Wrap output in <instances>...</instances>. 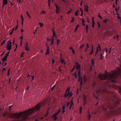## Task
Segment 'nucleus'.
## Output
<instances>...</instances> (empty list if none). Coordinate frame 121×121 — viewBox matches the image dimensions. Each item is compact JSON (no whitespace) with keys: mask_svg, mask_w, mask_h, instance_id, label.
I'll return each instance as SVG.
<instances>
[{"mask_svg":"<svg viewBox=\"0 0 121 121\" xmlns=\"http://www.w3.org/2000/svg\"><path fill=\"white\" fill-rule=\"evenodd\" d=\"M26 13L27 14L28 16V17L30 18H31V17L29 15V13H28V12L27 11H26Z\"/></svg>","mask_w":121,"mask_h":121,"instance_id":"obj_33","label":"nucleus"},{"mask_svg":"<svg viewBox=\"0 0 121 121\" xmlns=\"http://www.w3.org/2000/svg\"><path fill=\"white\" fill-rule=\"evenodd\" d=\"M75 67H74L73 69L71 70V71L72 72L74 70Z\"/></svg>","mask_w":121,"mask_h":121,"instance_id":"obj_64","label":"nucleus"},{"mask_svg":"<svg viewBox=\"0 0 121 121\" xmlns=\"http://www.w3.org/2000/svg\"><path fill=\"white\" fill-rule=\"evenodd\" d=\"M5 40L3 41L2 42V43L1 44V45L4 44V42H5Z\"/></svg>","mask_w":121,"mask_h":121,"instance_id":"obj_53","label":"nucleus"},{"mask_svg":"<svg viewBox=\"0 0 121 121\" xmlns=\"http://www.w3.org/2000/svg\"><path fill=\"white\" fill-rule=\"evenodd\" d=\"M82 108L81 106H80V108H79V110H81L82 111Z\"/></svg>","mask_w":121,"mask_h":121,"instance_id":"obj_42","label":"nucleus"},{"mask_svg":"<svg viewBox=\"0 0 121 121\" xmlns=\"http://www.w3.org/2000/svg\"><path fill=\"white\" fill-rule=\"evenodd\" d=\"M73 102L72 101V100H71L70 103V106L69 107V109H70L72 107V106L73 105Z\"/></svg>","mask_w":121,"mask_h":121,"instance_id":"obj_17","label":"nucleus"},{"mask_svg":"<svg viewBox=\"0 0 121 121\" xmlns=\"http://www.w3.org/2000/svg\"><path fill=\"white\" fill-rule=\"evenodd\" d=\"M70 104V103L69 102H68L67 103V107H68V106H69V105Z\"/></svg>","mask_w":121,"mask_h":121,"instance_id":"obj_41","label":"nucleus"},{"mask_svg":"<svg viewBox=\"0 0 121 121\" xmlns=\"http://www.w3.org/2000/svg\"><path fill=\"white\" fill-rule=\"evenodd\" d=\"M92 25H94L95 24V22L94 21H92Z\"/></svg>","mask_w":121,"mask_h":121,"instance_id":"obj_47","label":"nucleus"},{"mask_svg":"<svg viewBox=\"0 0 121 121\" xmlns=\"http://www.w3.org/2000/svg\"><path fill=\"white\" fill-rule=\"evenodd\" d=\"M62 108L63 110H65V106L64 105L62 107Z\"/></svg>","mask_w":121,"mask_h":121,"instance_id":"obj_44","label":"nucleus"},{"mask_svg":"<svg viewBox=\"0 0 121 121\" xmlns=\"http://www.w3.org/2000/svg\"><path fill=\"white\" fill-rule=\"evenodd\" d=\"M60 39H58L57 40V44L58 45L60 43Z\"/></svg>","mask_w":121,"mask_h":121,"instance_id":"obj_28","label":"nucleus"},{"mask_svg":"<svg viewBox=\"0 0 121 121\" xmlns=\"http://www.w3.org/2000/svg\"><path fill=\"white\" fill-rule=\"evenodd\" d=\"M100 60H102L103 58V54L102 53H101L100 54Z\"/></svg>","mask_w":121,"mask_h":121,"instance_id":"obj_24","label":"nucleus"},{"mask_svg":"<svg viewBox=\"0 0 121 121\" xmlns=\"http://www.w3.org/2000/svg\"><path fill=\"white\" fill-rule=\"evenodd\" d=\"M91 115L90 114H89V115H88V119L89 120L90 119V118H91Z\"/></svg>","mask_w":121,"mask_h":121,"instance_id":"obj_31","label":"nucleus"},{"mask_svg":"<svg viewBox=\"0 0 121 121\" xmlns=\"http://www.w3.org/2000/svg\"><path fill=\"white\" fill-rule=\"evenodd\" d=\"M98 25L99 28L100 27V25L99 22H98Z\"/></svg>","mask_w":121,"mask_h":121,"instance_id":"obj_52","label":"nucleus"},{"mask_svg":"<svg viewBox=\"0 0 121 121\" xmlns=\"http://www.w3.org/2000/svg\"><path fill=\"white\" fill-rule=\"evenodd\" d=\"M86 45H87V47H86V49L85 50V52H86L87 51V48L89 47V46L88 43H87L86 44Z\"/></svg>","mask_w":121,"mask_h":121,"instance_id":"obj_21","label":"nucleus"},{"mask_svg":"<svg viewBox=\"0 0 121 121\" xmlns=\"http://www.w3.org/2000/svg\"><path fill=\"white\" fill-rule=\"evenodd\" d=\"M84 101V105H85V104L87 103V100H83Z\"/></svg>","mask_w":121,"mask_h":121,"instance_id":"obj_22","label":"nucleus"},{"mask_svg":"<svg viewBox=\"0 0 121 121\" xmlns=\"http://www.w3.org/2000/svg\"><path fill=\"white\" fill-rule=\"evenodd\" d=\"M72 52L74 54H75V52L73 49L72 50Z\"/></svg>","mask_w":121,"mask_h":121,"instance_id":"obj_60","label":"nucleus"},{"mask_svg":"<svg viewBox=\"0 0 121 121\" xmlns=\"http://www.w3.org/2000/svg\"><path fill=\"white\" fill-rule=\"evenodd\" d=\"M121 112V110L120 108H119L113 111H110L109 112L112 114L113 115H120L121 113L120 112Z\"/></svg>","mask_w":121,"mask_h":121,"instance_id":"obj_5","label":"nucleus"},{"mask_svg":"<svg viewBox=\"0 0 121 121\" xmlns=\"http://www.w3.org/2000/svg\"><path fill=\"white\" fill-rule=\"evenodd\" d=\"M8 57V53H7L5 56H4L3 58H2V61L3 62V63H1L2 65L3 66L4 64V62L6 60L7 58Z\"/></svg>","mask_w":121,"mask_h":121,"instance_id":"obj_8","label":"nucleus"},{"mask_svg":"<svg viewBox=\"0 0 121 121\" xmlns=\"http://www.w3.org/2000/svg\"><path fill=\"white\" fill-rule=\"evenodd\" d=\"M3 6L7 4L8 3V0H3Z\"/></svg>","mask_w":121,"mask_h":121,"instance_id":"obj_14","label":"nucleus"},{"mask_svg":"<svg viewBox=\"0 0 121 121\" xmlns=\"http://www.w3.org/2000/svg\"><path fill=\"white\" fill-rule=\"evenodd\" d=\"M119 92L121 95V87H119Z\"/></svg>","mask_w":121,"mask_h":121,"instance_id":"obj_26","label":"nucleus"},{"mask_svg":"<svg viewBox=\"0 0 121 121\" xmlns=\"http://www.w3.org/2000/svg\"><path fill=\"white\" fill-rule=\"evenodd\" d=\"M75 14L76 15V16H78V13H77V12H76L75 13Z\"/></svg>","mask_w":121,"mask_h":121,"instance_id":"obj_46","label":"nucleus"},{"mask_svg":"<svg viewBox=\"0 0 121 121\" xmlns=\"http://www.w3.org/2000/svg\"><path fill=\"white\" fill-rule=\"evenodd\" d=\"M120 58L118 59V60L119 61H120L121 62V56H120Z\"/></svg>","mask_w":121,"mask_h":121,"instance_id":"obj_45","label":"nucleus"},{"mask_svg":"<svg viewBox=\"0 0 121 121\" xmlns=\"http://www.w3.org/2000/svg\"><path fill=\"white\" fill-rule=\"evenodd\" d=\"M11 78H10L9 80V84H10V82H11Z\"/></svg>","mask_w":121,"mask_h":121,"instance_id":"obj_54","label":"nucleus"},{"mask_svg":"<svg viewBox=\"0 0 121 121\" xmlns=\"http://www.w3.org/2000/svg\"><path fill=\"white\" fill-rule=\"evenodd\" d=\"M7 65V63H5L4 64V65H3V66H6V65Z\"/></svg>","mask_w":121,"mask_h":121,"instance_id":"obj_59","label":"nucleus"},{"mask_svg":"<svg viewBox=\"0 0 121 121\" xmlns=\"http://www.w3.org/2000/svg\"><path fill=\"white\" fill-rule=\"evenodd\" d=\"M53 34H52V36L53 37H56V34L55 32V31L54 30H53Z\"/></svg>","mask_w":121,"mask_h":121,"instance_id":"obj_16","label":"nucleus"},{"mask_svg":"<svg viewBox=\"0 0 121 121\" xmlns=\"http://www.w3.org/2000/svg\"><path fill=\"white\" fill-rule=\"evenodd\" d=\"M107 19H105L104 20L103 22H107Z\"/></svg>","mask_w":121,"mask_h":121,"instance_id":"obj_57","label":"nucleus"},{"mask_svg":"<svg viewBox=\"0 0 121 121\" xmlns=\"http://www.w3.org/2000/svg\"><path fill=\"white\" fill-rule=\"evenodd\" d=\"M91 64L92 65H93L95 64V62L94 59H92L91 61Z\"/></svg>","mask_w":121,"mask_h":121,"instance_id":"obj_20","label":"nucleus"},{"mask_svg":"<svg viewBox=\"0 0 121 121\" xmlns=\"http://www.w3.org/2000/svg\"><path fill=\"white\" fill-rule=\"evenodd\" d=\"M70 88L69 87L68 88L66 91L65 94L64 95V97H67L68 96H69V98L71 97L72 95V93L71 92H69V91Z\"/></svg>","mask_w":121,"mask_h":121,"instance_id":"obj_4","label":"nucleus"},{"mask_svg":"<svg viewBox=\"0 0 121 121\" xmlns=\"http://www.w3.org/2000/svg\"><path fill=\"white\" fill-rule=\"evenodd\" d=\"M79 26V25H77V26L76 27L75 30V31H74V32H76V30L78 29Z\"/></svg>","mask_w":121,"mask_h":121,"instance_id":"obj_30","label":"nucleus"},{"mask_svg":"<svg viewBox=\"0 0 121 121\" xmlns=\"http://www.w3.org/2000/svg\"><path fill=\"white\" fill-rule=\"evenodd\" d=\"M74 21V18L73 17V19H72L71 21V22L72 23Z\"/></svg>","mask_w":121,"mask_h":121,"instance_id":"obj_39","label":"nucleus"},{"mask_svg":"<svg viewBox=\"0 0 121 121\" xmlns=\"http://www.w3.org/2000/svg\"><path fill=\"white\" fill-rule=\"evenodd\" d=\"M60 60L62 63H64L65 64V63L64 62V59L62 57L61 58Z\"/></svg>","mask_w":121,"mask_h":121,"instance_id":"obj_18","label":"nucleus"},{"mask_svg":"<svg viewBox=\"0 0 121 121\" xmlns=\"http://www.w3.org/2000/svg\"><path fill=\"white\" fill-rule=\"evenodd\" d=\"M80 69L78 72V77L79 82H80V85H81L82 84V77H81V74L80 73Z\"/></svg>","mask_w":121,"mask_h":121,"instance_id":"obj_7","label":"nucleus"},{"mask_svg":"<svg viewBox=\"0 0 121 121\" xmlns=\"http://www.w3.org/2000/svg\"><path fill=\"white\" fill-rule=\"evenodd\" d=\"M118 18L119 19H120V20H121V18L120 17V16H118Z\"/></svg>","mask_w":121,"mask_h":121,"instance_id":"obj_63","label":"nucleus"},{"mask_svg":"<svg viewBox=\"0 0 121 121\" xmlns=\"http://www.w3.org/2000/svg\"><path fill=\"white\" fill-rule=\"evenodd\" d=\"M80 10L81 11V12L82 13L83 12V10L81 8H80Z\"/></svg>","mask_w":121,"mask_h":121,"instance_id":"obj_55","label":"nucleus"},{"mask_svg":"<svg viewBox=\"0 0 121 121\" xmlns=\"http://www.w3.org/2000/svg\"><path fill=\"white\" fill-rule=\"evenodd\" d=\"M60 109H59L58 110V112H56V113L57 115H58V114H59V113L60 112Z\"/></svg>","mask_w":121,"mask_h":121,"instance_id":"obj_32","label":"nucleus"},{"mask_svg":"<svg viewBox=\"0 0 121 121\" xmlns=\"http://www.w3.org/2000/svg\"><path fill=\"white\" fill-rule=\"evenodd\" d=\"M83 100H87V97L86 95H83Z\"/></svg>","mask_w":121,"mask_h":121,"instance_id":"obj_23","label":"nucleus"},{"mask_svg":"<svg viewBox=\"0 0 121 121\" xmlns=\"http://www.w3.org/2000/svg\"><path fill=\"white\" fill-rule=\"evenodd\" d=\"M100 48V46H99V44H98V47L97 48Z\"/></svg>","mask_w":121,"mask_h":121,"instance_id":"obj_61","label":"nucleus"},{"mask_svg":"<svg viewBox=\"0 0 121 121\" xmlns=\"http://www.w3.org/2000/svg\"><path fill=\"white\" fill-rule=\"evenodd\" d=\"M113 108V104H111L108 105L107 108H105V107L104 106H103L101 108L106 112V114H107L108 111L112 109Z\"/></svg>","mask_w":121,"mask_h":121,"instance_id":"obj_3","label":"nucleus"},{"mask_svg":"<svg viewBox=\"0 0 121 121\" xmlns=\"http://www.w3.org/2000/svg\"><path fill=\"white\" fill-rule=\"evenodd\" d=\"M74 74L75 77L76 78H77V75H76V73L75 72L74 73Z\"/></svg>","mask_w":121,"mask_h":121,"instance_id":"obj_35","label":"nucleus"},{"mask_svg":"<svg viewBox=\"0 0 121 121\" xmlns=\"http://www.w3.org/2000/svg\"><path fill=\"white\" fill-rule=\"evenodd\" d=\"M98 17H99L100 19H102V17L99 15H99H98Z\"/></svg>","mask_w":121,"mask_h":121,"instance_id":"obj_38","label":"nucleus"},{"mask_svg":"<svg viewBox=\"0 0 121 121\" xmlns=\"http://www.w3.org/2000/svg\"><path fill=\"white\" fill-rule=\"evenodd\" d=\"M12 106V105H11L9 106V111H10L11 110V108Z\"/></svg>","mask_w":121,"mask_h":121,"instance_id":"obj_36","label":"nucleus"},{"mask_svg":"<svg viewBox=\"0 0 121 121\" xmlns=\"http://www.w3.org/2000/svg\"><path fill=\"white\" fill-rule=\"evenodd\" d=\"M41 104H38L35 107L26 111L9 114V117L19 119V121H26L29 118V117L39 110L41 107Z\"/></svg>","mask_w":121,"mask_h":121,"instance_id":"obj_1","label":"nucleus"},{"mask_svg":"<svg viewBox=\"0 0 121 121\" xmlns=\"http://www.w3.org/2000/svg\"><path fill=\"white\" fill-rule=\"evenodd\" d=\"M101 91L100 90H97L96 91V93L97 94H98Z\"/></svg>","mask_w":121,"mask_h":121,"instance_id":"obj_29","label":"nucleus"},{"mask_svg":"<svg viewBox=\"0 0 121 121\" xmlns=\"http://www.w3.org/2000/svg\"><path fill=\"white\" fill-rule=\"evenodd\" d=\"M39 24L40 25V26L41 27L42 26H43V24H42V23H41V22H40L39 23Z\"/></svg>","mask_w":121,"mask_h":121,"instance_id":"obj_37","label":"nucleus"},{"mask_svg":"<svg viewBox=\"0 0 121 121\" xmlns=\"http://www.w3.org/2000/svg\"><path fill=\"white\" fill-rule=\"evenodd\" d=\"M49 53V51H47L45 53V54L47 55Z\"/></svg>","mask_w":121,"mask_h":121,"instance_id":"obj_48","label":"nucleus"},{"mask_svg":"<svg viewBox=\"0 0 121 121\" xmlns=\"http://www.w3.org/2000/svg\"><path fill=\"white\" fill-rule=\"evenodd\" d=\"M11 42L10 41H8V50H10L12 47Z\"/></svg>","mask_w":121,"mask_h":121,"instance_id":"obj_10","label":"nucleus"},{"mask_svg":"<svg viewBox=\"0 0 121 121\" xmlns=\"http://www.w3.org/2000/svg\"><path fill=\"white\" fill-rule=\"evenodd\" d=\"M57 115V114L56 113L54 114L52 116V117L54 118L55 121L57 119L56 116Z\"/></svg>","mask_w":121,"mask_h":121,"instance_id":"obj_12","label":"nucleus"},{"mask_svg":"<svg viewBox=\"0 0 121 121\" xmlns=\"http://www.w3.org/2000/svg\"><path fill=\"white\" fill-rule=\"evenodd\" d=\"M93 50H92L91 52L90 53V54H92L93 53Z\"/></svg>","mask_w":121,"mask_h":121,"instance_id":"obj_51","label":"nucleus"},{"mask_svg":"<svg viewBox=\"0 0 121 121\" xmlns=\"http://www.w3.org/2000/svg\"><path fill=\"white\" fill-rule=\"evenodd\" d=\"M88 27L87 25H86V32L87 33L88 32Z\"/></svg>","mask_w":121,"mask_h":121,"instance_id":"obj_27","label":"nucleus"},{"mask_svg":"<svg viewBox=\"0 0 121 121\" xmlns=\"http://www.w3.org/2000/svg\"><path fill=\"white\" fill-rule=\"evenodd\" d=\"M55 86V85H54L51 88V90H52L54 88Z\"/></svg>","mask_w":121,"mask_h":121,"instance_id":"obj_40","label":"nucleus"},{"mask_svg":"<svg viewBox=\"0 0 121 121\" xmlns=\"http://www.w3.org/2000/svg\"><path fill=\"white\" fill-rule=\"evenodd\" d=\"M0 116L5 118H7L8 116V114L7 112L4 113L1 109H0Z\"/></svg>","mask_w":121,"mask_h":121,"instance_id":"obj_6","label":"nucleus"},{"mask_svg":"<svg viewBox=\"0 0 121 121\" xmlns=\"http://www.w3.org/2000/svg\"><path fill=\"white\" fill-rule=\"evenodd\" d=\"M76 66H75V67H76V68L77 69H79L80 68V65H79L78 63L77 62H76L75 63Z\"/></svg>","mask_w":121,"mask_h":121,"instance_id":"obj_11","label":"nucleus"},{"mask_svg":"<svg viewBox=\"0 0 121 121\" xmlns=\"http://www.w3.org/2000/svg\"><path fill=\"white\" fill-rule=\"evenodd\" d=\"M83 80L84 82L86 81V78L85 75H84V76Z\"/></svg>","mask_w":121,"mask_h":121,"instance_id":"obj_19","label":"nucleus"},{"mask_svg":"<svg viewBox=\"0 0 121 121\" xmlns=\"http://www.w3.org/2000/svg\"><path fill=\"white\" fill-rule=\"evenodd\" d=\"M37 28H36V29H35V32H34V33H33V34H35V32H36V31H37Z\"/></svg>","mask_w":121,"mask_h":121,"instance_id":"obj_50","label":"nucleus"},{"mask_svg":"<svg viewBox=\"0 0 121 121\" xmlns=\"http://www.w3.org/2000/svg\"><path fill=\"white\" fill-rule=\"evenodd\" d=\"M84 44L82 45V46L79 47L80 48H81L82 47H84Z\"/></svg>","mask_w":121,"mask_h":121,"instance_id":"obj_43","label":"nucleus"},{"mask_svg":"<svg viewBox=\"0 0 121 121\" xmlns=\"http://www.w3.org/2000/svg\"><path fill=\"white\" fill-rule=\"evenodd\" d=\"M22 40H21V43H20V45H21V46L22 45Z\"/></svg>","mask_w":121,"mask_h":121,"instance_id":"obj_62","label":"nucleus"},{"mask_svg":"<svg viewBox=\"0 0 121 121\" xmlns=\"http://www.w3.org/2000/svg\"><path fill=\"white\" fill-rule=\"evenodd\" d=\"M46 46L47 47V49L46 50V51H49V48L48 46L47 45H46Z\"/></svg>","mask_w":121,"mask_h":121,"instance_id":"obj_25","label":"nucleus"},{"mask_svg":"<svg viewBox=\"0 0 121 121\" xmlns=\"http://www.w3.org/2000/svg\"><path fill=\"white\" fill-rule=\"evenodd\" d=\"M46 13L44 11H42L41 12V14H44L45 13Z\"/></svg>","mask_w":121,"mask_h":121,"instance_id":"obj_34","label":"nucleus"},{"mask_svg":"<svg viewBox=\"0 0 121 121\" xmlns=\"http://www.w3.org/2000/svg\"><path fill=\"white\" fill-rule=\"evenodd\" d=\"M121 74V65L120 67L118 68L116 71H113L112 72L110 73H106L102 75L101 74L99 76V78L101 80H105L108 79L109 80H112V81L115 82L114 79L117 78L118 75H120Z\"/></svg>","mask_w":121,"mask_h":121,"instance_id":"obj_2","label":"nucleus"},{"mask_svg":"<svg viewBox=\"0 0 121 121\" xmlns=\"http://www.w3.org/2000/svg\"><path fill=\"white\" fill-rule=\"evenodd\" d=\"M89 112H90V110H89V109H88V115H89V114H90Z\"/></svg>","mask_w":121,"mask_h":121,"instance_id":"obj_58","label":"nucleus"},{"mask_svg":"<svg viewBox=\"0 0 121 121\" xmlns=\"http://www.w3.org/2000/svg\"><path fill=\"white\" fill-rule=\"evenodd\" d=\"M25 50L26 51H28L29 50V48L28 47V45H25Z\"/></svg>","mask_w":121,"mask_h":121,"instance_id":"obj_15","label":"nucleus"},{"mask_svg":"<svg viewBox=\"0 0 121 121\" xmlns=\"http://www.w3.org/2000/svg\"><path fill=\"white\" fill-rule=\"evenodd\" d=\"M84 10L86 12H88V7L86 5H85L84 7Z\"/></svg>","mask_w":121,"mask_h":121,"instance_id":"obj_13","label":"nucleus"},{"mask_svg":"<svg viewBox=\"0 0 121 121\" xmlns=\"http://www.w3.org/2000/svg\"><path fill=\"white\" fill-rule=\"evenodd\" d=\"M56 9V14H58L60 12V8L58 7L57 4H55Z\"/></svg>","mask_w":121,"mask_h":121,"instance_id":"obj_9","label":"nucleus"},{"mask_svg":"<svg viewBox=\"0 0 121 121\" xmlns=\"http://www.w3.org/2000/svg\"><path fill=\"white\" fill-rule=\"evenodd\" d=\"M31 77L32 78V80H33L34 79V77L33 76H31Z\"/></svg>","mask_w":121,"mask_h":121,"instance_id":"obj_49","label":"nucleus"},{"mask_svg":"<svg viewBox=\"0 0 121 121\" xmlns=\"http://www.w3.org/2000/svg\"><path fill=\"white\" fill-rule=\"evenodd\" d=\"M72 10L71 9V10L70 11H69L68 12H67V14H68L69 13H70L71 12V11Z\"/></svg>","mask_w":121,"mask_h":121,"instance_id":"obj_56","label":"nucleus"}]
</instances>
